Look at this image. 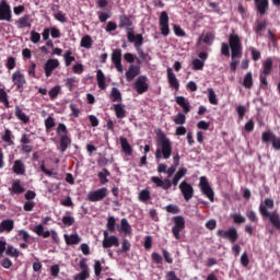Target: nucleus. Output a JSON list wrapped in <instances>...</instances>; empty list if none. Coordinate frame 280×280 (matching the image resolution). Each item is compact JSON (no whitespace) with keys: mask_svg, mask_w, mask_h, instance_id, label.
Wrapping results in <instances>:
<instances>
[{"mask_svg":"<svg viewBox=\"0 0 280 280\" xmlns=\"http://www.w3.org/2000/svg\"><path fill=\"white\" fill-rule=\"evenodd\" d=\"M246 218L249 220V222H254V224H257V222H259V218H257V213L253 210H248L246 212Z\"/></svg>","mask_w":280,"mask_h":280,"instance_id":"53","label":"nucleus"},{"mask_svg":"<svg viewBox=\"0 0 280 280\" xmlns=\"http://www.w3.org/2000/svg\"><path fill=\"white\" fill-rule=\"evenodd\" d=\"M254 3L260 16H264V14L268 12V7H269L268 0H254Z\"/></svg>","mask_w":280,"mask_h":280,"instance_id":"22","label":"nucleus"},{"mask_svg":"<svg viewBox=\"0 0 280 280\" xmlns=\"http://www.w3.org/2000/svg\"><path fill=\"white\" fill-rule=\"evenodd\" d=\"M14 230V221L12 219H7V220H3L1 223H0V233H10L11 231Z\"/></svg>","mask_w":280,"mask_h":280,"instance_id":"27","label":"nucleus"},{"mask_svg":"<svg viewBox=\"0 0 280 280\" xmlns=\"http://www.w3.org/2000/svg\"><path fill=\"white\" fill-rule=\"evenodd\" d=\"M199 189L206 196L210 202L215 201V192H213V188H211V185H209V179H207L206 176H201L199 178Z\"/></svg>","mask_w":280,"mask_h":280,"instance_id":"6","label":"nucleus"},{"mask_svg":"<svg viewBox=\"0 0 280 280\" xmlns=\"http://www.w3.org/2000/svg\"><path fill=\"white\" fill-rule=\"evenodd\" d=\"M79 268L81 269V272L75 276V280H86L91 277V273H89V265H86V258L80 260Z\"/></svg>","mask_w":280,"mask_h":280,"instance_id":"18","label":"nucleus"},{"mask_svg":"<svg viewBox=\"0 0 280 280\" xmlns=\"http://www.w3.org/2000/svg\"><path fill=\"white\" fill-rule=\"evenodd\" d=\"M57 135L62 137V135H69V130H67V126L60 122L57 127Z\"/></svg>","mask_w":280,"mask_h":280,"instance_id":"59","label":"nucleus"},{"mask_svg":"<svg viewBox=\"0 0 280 280\" xmlns=\"http://www.w3.org/2000/svg\"><path fill=\"white\" fill-rule=\"evenodd\" d=\"M5 67L9 69V71H12V69L16 67V59L14 57H9L7 59Z\"/></svg>","mask_w":280,"mask_h":280,"instance_id":"62","label":"nucleus"},{"mask_svg":"<svg viewBox=\"0 0 280 280\" xmlns=\"http://www.w3.org/2000/svg\"><path fill=\"white\" fill-rule=\"evenodd\" d=\"M0 102L1 104H4L5 108H10V101L8 100V93L3 89H0Z\"/></svg>","mask_w":280,"mask_h":280,"instance_id":"44","label":"nucleus"},{"mask_svg":"<svg viewBox=\"0 0 280 280\" xmlns=\"http://www.w3.org/2000/svg\"><path fill=\"white\" fill-rule=\"evenodd\" d=\"M119 27H132V20L126 14L120 15Z\"/></svg>","mask_w":280,"mask_h":280,"instance_id":"38","label":"nucleus"},{"mask_svg":"<svg viewBox=\"0 0 280 280\" xmlns=\"http://www.w3.org/2000/svg\"><path fill=\"white\" fill-rule=\"evenodd\" d=\"M63 237L68 246H74L82 242V238L80 237V235H78V233L71 235L65 234Z\"/></svg>","mask_w":280,"mask_h":280,"instance_id":"26","label":"nucleus"},{"mask_svg":"<svg viewBox=\"0 0 280 280\" xmlns=\"http://www.w3.org/2000/svg\"><path fill=\"white\" fill-rule=\"evenodd\" d=\"M112 62L119 73H124V65H121V49L117 48L113 50Z\"/></svg>","mask_w":280,"mask_h":280,"instance_id":"16","label":"nucleus"},{"mask_svg":"<svg viewBox=\"0 0 280 280\" xmlns=\"http://www.w3.org/2000/svg\"><path fill=\"white\" fill-rule=\"evenodd\" d=\"M12 82L14 83V85L16 86V91H19V93H23V89L26 84V80H25V74H23L21 71H15L12 74Z\"/></svg>","mask_w":280,"mask_h":280,"instance_id":"13","label":"nucleus"},{"mask_svg":"<svg viewBox=\"0 0 280 280\" xmlns=\"http://www.w3.org/2000/svg\"><path fill=\"white\" fill-rule=\"evenodd\" d=\"M266 27H268V23H266V21H258L255 28L256 34H261Z\"/></svg>","mask_w":280,"mask_h":280,"instance_id":"58","label":"nucleus"},{"mask_svg":"<svg viewBox=\"0 0 280 280\" xmlns=\"http://www.w3.org/2000/svg\"><path fill=\"white\" fill-rule=\"evenodd\" d=\"M173 30H174L175 36H180V37L186 36V33L184 32V30L179 25L174 24Z\"/></svg>","mask_w":280,"mask_h":280,"instance_id":"64","label":"nucleus"},{"mask_svg":"<svg viewBox=\"0 0 280 280\" xmlns=\"http://www.w3.org/2000/svg\"><path fill=\"white\" fill-rule=\"evenodd\" d=\"M2 140L10 145L14 143V141H12V131L10 129H5Z\"/></svg>","mask_w":280,"mask_h":280,"instance_id":"54","label":"nucleus"},{"mask_svg":"<svg viewBox=\"0 0 280 280\" xmlns=\"http://www.w3.org/2000/svg\"><path fill=\"white\" fill-rule=\"evenodd\" d=\"M232 220L234 224H244V222H246V218L240 213L232 214Z\"/></svg>","mask_w":280,"mask_h":280,"instance_id":"56","label":"nucleus"},{"mask_svg":"<svg viewBox=\"0 0 280 280\" xmlns=\"http://www.w3.org/2000/svg\"><path fill=\"white\" fill-rule=\"evenodd\" d=\"M127 38L130 43H135V48L139 49L143 45V35L137 34L135 35V31L132 28H127Z\"/></svg>","mask_w":280,"mask_h":280,"instance_id":"15","label":"nucleus"},{"mask_svg":"<svg viewBox=\"0 0 280 280\" xmlns=\"http://www.w3.org/2000/svg\"><path fill=\"white\" fill-rule=\"evenodd\" d=\"M141 74V66L131 65L129 66L128 71L125 73L127 82H132L137 78V75Z\"/></svg>","mask_w":280,"mask_h":280,"instance_id":"19","label":"nucleus"},{"mask_svg":"<svg viewBox=\"0 0 280 280\" xmlns=\"http://www.w3.org/2000/svg\"><path fill=\"white\" fill-rule=\"evenodd\" d=\"M179 191L184 196V200H186V202H189V200H191V198H194V186H191V184L187 183V180H183L179 184Z\"/></svg>","mask_w":280,"mask_h":280,"instance_id":"12","label":"nucleus"},{"mask_svg":"<svg viewBox=\"0 0 280 280\" xmlns=\"http://www.w3.org/2000/svg\"><path fill=\"white\" fill-rule=\"evenodd\" d=\"M80 45L84 49H91V47H93V37H91V35H84L81 38V44Z\"/></svg>","mask_w":280,"mask_h":280,"instance_id":"35","label":"nucleus"},{"mask_svg":"<svg viewBox=\"0 0 280 280\" xmlns=\"http://www.w3.org/2000/svg\"><path fill=\"white\" fill-rule=\"evenodd\" d=\"M159 25L162 36H170V15L165 11L160 14Z\"/></svg>","mask_w":280,"mask_h":280,"instance_id":"10","label":"nucleus"},{"mask_svg":"<svg viewBox=\"0 0 280 280\" xmlns=\"http://www.w3.org/2000/svg\"><path fill=\"white\" fill-rule=\"evenodd\" d=\"M262 74L270 75L272 73V59L267 58L266 61L262 65Z\"/></svg>","mask_w":280,"mask_h":280,"instance_id":"36","label":"nucleus"},{"mask_svg":"<svg viewBox=\"0 0 280 280\" xmlns=\"http://www.w3.org/2000/svg\"><path fill=\"white\" fill-rule=\"evenodd\" d=\"M0 21L12 23V8L5 0H1L0 2Z\"/></svg>","mask_w":280,"mask_h":280,"instance_id":"8","label":"nucleus"},{"mask_svg":"<svg viewBox=\"0 0 280 280\" xmlns=\"http://www.w3.org/2000/svg\"><path fill=\"white\" fill-rule=\"evenodd\" d=\"M13 173L18 176L25 174V164L21 160H15L13 164Z\"/></svg>","mask_w":280,"mask_h":280,"instance_id":"28","label":"nucleus"},{"mask_svg":"<svg viewBox=\"0 0 280 280\" xmlns=\"http://www.w3.org/2000/svg\"><path fill=\"white\" fill-rule=\"evenodd\" d=\"M242 39L240 35L232 33L229 36V43L221 44V55L229 58L231 56L232 61L230 62L231 71H236L237 69V61L235 58H242Z\"/></svg>","mask_w":280,"mask_h":280,"instance_id":"1","label":"nucleus"},{"mask_svg":"<svg viewBox=\"0 0 280 280\" xmlns=\"http://www.w3.org/2000/svg\"><path fill=\"white\" fill-rule=\"evenodd\" d=\"M103 248H113V246H115L116 248L119 247V238L117 236H109L107 230L103 232Z\"/></svg>","mask_w":280,"mask_h":280,"instance_id":"14","label":"nucleus"},{"mask_svg":"<svg viewBox=\"0 0 280 280\" xmlns=\"http://www.w3.org/2000/svg\"><path fill=\"white\" fill-rule=\"evenodd\" d=\"M109 100L112 102H122L124 101V98L121 97V92L119 91V89H117V88L112 89Z\"/></svg>","mask_w":280,"mask_h":280,"instance_id":"34","label":"nucleus"},{"mask_svg":"<svg viewBox=\"0 0 280 280\" xmlns=\"http://www.w3.org/2000/svg\"><path fill=\"white\" fill-rule=\"evenodd\" d=\"M32 16L30 14H25L24 16L16 20L15 25H18L19 30H23L25 27H32V23L30 22Z\"/></svg>","mask_w":280,"mask_h":280,"instance_id":"23","label":"nucleus"},{"mask_svg":"<svg viewBox=\"0 0 280 280\" xmlns=\"http://www.w3.org/2000/svg\"><path fill=\"white\" fill-rule=\"evenodd\" d=\"M71 143V137L69 135H61L59 140V150L61 153L67 152L69 144Z\"/></svg>","mask_w":280,"mask_h":280,"instance_id":"25","label":"nucleus"},{"mask_svg":"<svg viewBox=\"0 0 280 280\" xmlns=\"http://www.w3.org/2000/svg\"><path fill=\"white\" fill-rule=\"evenodd\" d=\"M34 233L38 235L39 237H44V240H47V237L51 236V232L45 231V228L43 224H38L33 229Z\"/></svg>","mask_w":280,"mask_h":280,"instance_id":"32","label":"nucleus"},{"mask_svg":"<svg viewBox=\"0 0 280 280\" xmlns=\"http://www.w3.org/2000/svg\"><path fill=\"white\" fill-rule=\"evenodd\" d=\"M167 80L172 89H175V91H178L180 89V83L178 82V79L176 78V74L174 73L172 68H167Z\"/></svg>","mask_w":280,"mask_h":280,"instance_id":"21","label":"nucleus"},{"mask_svg":"<svg viewBox=\"0 0 280 280\" xmlns=\"http://www.w3.org/2000/svg\"><path fill=\"white\" fill-rule=\"evenodd\" d=\"M135 89L139 95H143V93H148V90L150 89V84H148V77L147 75L138 77L135 82Z\"/></svg>","mask_w":280,"mask_h":280,"instance_id":"11","label":"nucleus"},{"mask_svg":"<svg viewBox=\"0 0 280 280\" xmlns=\"http://www.w3.org/2000/svg\"><path fill=\"white\" fill-rule=\"evenodd\" d=\"M15 117H18L20 121H23V124H30V116L25 115L20 106H15Z\"/></svg>","mask_w":280,"mask_h":280,"instance_id":"33","label":"nucleus"},{"mask_svg":"<svg viewBox=\"0 0 280 280\" xmlns=\"http://www.w3.org/2000/svg\"><path fill=\"white\" fill-rule=\"evenodd\" d=\"M243 86L245 89H253V72H247L243 80Z\"/></svg>","mask_w":280,"mask_h":280,"instance_id":"40","label":"nucleus"},{"mask_svg":"<svg viewBox=\"0 0 280 280\" xmlns=\"http://www.w3.org/2000/svg\"><path fill=\"white\" fill-rule=\"evenodd\" d=\"M262 143H271L273 150L280 151V137L272 131H264L261 135Z\"/></svg>","mask_w":280,"mask_h":280,"instance_id":"7","label":"nucleus"},{"mask_svg":"<svg viewBox=\"0 0 280 280\" xmlns=\"http://www.w3.org/2000/svg\"><path fill=\"white\" fill-rule=\"evenodd\" d=\"M182 231H185V228H178V226L173 225L172 233H173L175 240H180Z\"/></svg>","mask_w":280,"mask_h":280,"instance_id":"63","label":"nucleus"},{"mask_svg":"<svg viewBox=\"0 0 280 280\" xmlns=\"http://www.w3.org/2000/svg\"><path fill=\"white\" fill-rule=\"evenodd\" d=\"M66 67H71V62H75V57L71 50H67L63 55Z\"/></svg>","mask_w":280,"mask_h":280,"instance_id":"42","label":"nucleus"},{"mask_svg":"<svg viewBox=\"0 0 280 280\" xmlns=\"http://www.w3.org/2000/svg\"><path fill=\"white\" fill-rule=\"evenodd\" d=\"M158 140H156V150H155V159L159 161V159H164L167 161L172 156L173 147H172V140L167 138L165 132L159 130L156 133Z\"/></svg>","mask_w":280,"mask_h":280,"instance_id":"2","label":"nucleus"},{"mask_svg":"<svg viewBox=\"0 0 280 280\" xmlns=\"http://www.w3.org/2000/svg\"><path fill=\"white\" fill-rule=\"evenodd\" d=\"M176 104H178V106L183 107V110L186 115H187V113H189L191 110V106L189 105V102H187L185 96H177Z\"/></svg>","mask_w":280,"mask_h":280,"instance_id":"31","label":"nucleus"},{"mask_svg":"<svg viewBox=\"0 0 280 280\" xmlns=\"http://www.w3.org/2000/svg\"><path fill=\"white\" fill-rule=\"evenodd\" d=\"M192 69L194 71H202L205 69V61L200 59L192 60Z\"/></svg>","mask_w":280,"mask_h":280,"instance_id":"51","label":"nucleus"},{"mask_svg":"<svg viewBox=\"0 0 280 280\" xmlns=\"http://www.w3.org/2000/svg\"><path fill=\"white\" fill-rule=\"evenodd\" d=\"M9 191L11 196H21V194H25V187L21 185V179L13 180Z\"/></svg>","mask_w":280,"mask_h":280,"instance_id":"20","label":"nucleus"},{"mask_svg":"<svg viewBox=\"0 0 280 280\" xmlns=\"http://www.w3.org/2000/svg\"><path fill=\"white\" fill-rule=\"evenodd\" d=\"M185 121H187V117L183 113H178L174 118V124H176V126H183Z\"/></svg>","mask_w":280,"mask_h":280,"instance_id":"50","label":"nucleus"},{"mask_svg":"<svg viewBox=\"0 0 280 280\" xmlns=\"http://www.w3.org/2000/svg\"><path fill=\"white\" fill-rule=\"evenodd\" d=\"M18 240H21L22 242H30V233L25 230H19Z\"/></svg>","mask_w":280,"mask_h":280,"instance_id":"52","label":"nucleus"},{"mask_svg":"<svg viewBox=\"0 0 280 280\" xmlns=\"http://www.w3.org/2000/svg\"><path fill=\"white\" fill-rule=\"evenodd\" d=\"M108 176H110V172L107 171V168H103V171L98 173L101 185H106V183H108Z\"/></svg>","mask_w":280,"mask_h":280,"instance_id":"41","label":"nucleus"},{"mask_svg":"<svg viewBox=\"0 0 280 280\" xmlns=\"http://www.w3.org/2000/svg\"><path fill=\"white\" fill-rule=\"evenodd\" d=\"M119 141L121 150L126 154V156H132V145H130L128 139L126 137H120Z\"/></svg>","mask_w":280,"mask_h":280,"instance_id":"24","label":"nucleus"},{"mask_svg":"<svg viewBox=\"0 0 280 280\" xmlns=\"http://www.w3.org/2000/svg\"><path fill=\"white\" fill-rule=\"evenodd\" d=\"M151 183H154L156 187H161L164 191H168L173 186L174 191H176V187H178L180 179H177V177H173L172 180L170 178L161 179L160 177L153 176L151 177Z\"/></svg>","mask_w":280,"mask_h":280,"instance_id":"4","label":"nucleus"},{"mask_svg":"<svg viewBox=\"0 0 280 280\" xmlns=\"http://www.w3.org/2000/svg\"><path fill=\"white\" fill-rule=\"evenodd\" d=\"M120 229L124 231L125 235L132 234V226H130V223H128V219H121Z\"/></svg>","mask_w":280,"mask_h":280,"instance_id":"37","label":"nucleus"},{"mask_svg":"<svg viewBox=\"0 0 280 280\" xmlns=\"http://www.w3.org/2000/svg\"><path fill=\"white\" fill-rule=\"evenodd\" d=\"M217 237L221 240H229L231 244H235L240 240V233H237V228H230L229 230H218Z\"/></svg>","mask_w":280,"mask_h":280,"instance_id":"5","label":"nucleus"},{"mask_svg":"<svg viewBox=\"0 0 280 280\" xmlns=\"http://www.w3.org/2000/svg\"><path fill=\"white\" fill-rule=\"evenodd\" d=\"M165 211H167V213L177 214L180 213V208L177 205H168L165 207Z\"/></svg>","mask_w":280,"mask_h":280,"instance_id":"57","label":"nucleus"},{"mask_svg":"<svg viewBox=\"0 0 280 280\" xmlns=\"http://www.w3.org/2000/svg\"><path fill=\"white\" fill-rule=\"evenodd\" d=\"M115 226H117V221L115 220V217H108L107 230L109 231V233H115Z\"/></svg>","mask_w":280,"mask_h":280,"instance_id":"49","label":"nucleus"},{"mask_svg":"<svg viewBox=\"0 0 280 280\" xmlns=\"http://www.w3.org/2000/svg\"><path fill=\"white\" fill-rule=\"evenodd\" d=\"M45 128H46V132H51V130L56 128V120L54 119V117L49 116L45 120Z\"/></svg>","mask_w":280,"mask_h":280,"instance_id":"43","label":"nucleus"},{"mask_svg":"<svg viewBox=\"0 0 280 280\" xmlns=\"http://www.w3.org/2000/svg\"><path fill=\"white\" fill-rule=\"evenodd\" d=\"M97 85L101 91H106V75L102 70H97L96 72Z\"/></svg>","mask_w":280,"mask_h":280,"instance_id":"30","label":"nucleus"},{"mask_svg":"<svg viewBox=\"0 0 280 280\" xmlns=\"http://www.w3.org/2000/svg\"><path fill=\"white\" fill-rule=\"evenodd\" d=\"M208 100L212 106H218V95H215L213 88L208 89Z\"/></svg>","mask_w":280,"mask_h":280,"instance_id":"39","label":"nucleus"},{"mask_svg":"<svg viewBox=\"0 0 280 280\" xmlns=\"http://www.w3.org/2000/svg\"><path fill=\"white\" fill-rule=\"evenodd\" d=\"M113 110L115 112L117 119H124L127 115L126 108H124L122 104H114Z\"/></svg>","mask_w":280,"mask_h":280,"instance_id":"29","label":"nucleus"},{"mask_svg":"<svg viewBox=\"0 0 280 280\" xmlns=\"http://www.w3.org/2000/svg\"><path fill=\"white\" fill-rule=\"evenodd\" d=\"M62 223L65 224V226H73V224L75 223V219L71 215H66L62 217Z\"/></svg>","mask_w":280,"mask_h":280,"instance_id":"60","label":"nucleus"},{"mask_svg":"<svg viewBox=\"0 0 280 280\" xmlns=\"http://www.w3.org/2000/svg\"><path fill=\"white\" fill-rule=\"evenodd\" d=\"M136 51L138 52L139 57L143 62H145V60H150V55L148 52H144L141 47L136 48Z\"/></svg>","mask_w":280,"mask_h":280,"instance_id":"61","label":"nucleus"},{"mask_svg":"<svg viewBox=\"0 0 280 280\" xmlns=\"http://www.w3.org/2000/svg\"><path fill=\"white\" fill-rule=\"evenodd\" d=\"M107 196H108V188L103 187L101 189L90 191L88 194V200L90 202H100L104 200V198H106Z\"/></svg>","mask_w":280,"mask_h":280,"instance_id":"9","label":"nucleus"},{"mask_svg":"<svg viewBox=\"0 0 280 280\" xmlns=\"http://www.w3.org/2000/svg\"><path fill=\"white\" fill-rule=\"evenodd\" d=\"M213 40H215V34L208 32L206 33L205 37H203V43L206 45H212Z\"/></svg>","mask_w":280,"mask_h":280,"instance_id":"55","label":"nucleus"},{"mask_svg":"<svg viewBox=\"0 0 280 280\" xmlns=\"http://www.w3.org/2000/svg\"><path fill=\"white\" fill-rule=\"evenodd\" d=\"M174 226L185 229V217L176 215L173 217Z\"/></svg>","mask_w":280,"mask_h":280,"instance_id":"46","label":"nucleus"},{"mask_svg":"<svg viewBox=\"0 0 280 280\" xmlns=\"http://www.w3.org/2000/svg\"><path fill=\"white\" fill-rule=\"evenodd\" d=\"M61 88L60 85H56L52 89L49 90L48 95L51 101L56 100L58 95H60Z\"/></svg>","mask_w":280,"mask_h":280,"instance_id":"47","label":"nucleus"},{"mask_svg":"<svg viewBox=\"0 0 280 280\" xmlns=\"http://www.w3.org/2000/svg\"><path fill=\"white\" fill-rule=\"evenodd\" d=\"M268 209H275V200L270 198H266L264 205L259 206V212L262 218H268L269 222H271L272 226L280 231V215L279 212L273 211L270 212Z\"/></svg>","mask_w":280,"mask_h":280,"instance_id":"3","label":"nucleus"},{"mask_svg":"<svg viewBox=\"0 0 280 280\" xmlns=\"http://www.w3.org/2000/svg\"><path fill=\"white\" fill-rule=\"evenodd\" d=\"M5 255H8L9 257H19V255H21V252H19V249L14 248V246L9 245L7 247Z\"/></svg>","mask_w":280,"mask_h":280,"instance_id":"48","label":"nucleus"},{"mask_svg":"<svg viewBox=\"0 0 280 280\" xmlns=\"http://www.w3.org/2000/svg\"><path fill=\"white\" fill-rule=\"evenodd\" d=\"M140 202H148L149 200H151V197H150V190L148 189H143L139 192V196H138Z\"/></svg>","mask_w":280,"mask_h":280,"instance_id":"45","label":"nucleus"},{"mask_svg":"<svg viewBox=\"0 0 280 280\" xmlns=\"http://www.w3.org/2000/svg\"><path fill=\"white\" fill-rule=\"evenodd\" d=\"M58 67H60V61H58V59H48L44 66L46 78H51V74Z\"/></svg>","mask_w":280,"mask_h":280,"instance_id":"17","label":"nucleus"}]
</instances>
